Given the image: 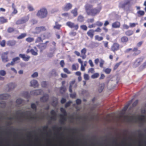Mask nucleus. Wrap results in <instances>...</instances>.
<instances>
[{
  "label": "nucleus",
  "instance_id": "obj_1",
  "mask_svg": "<svg viewBox=\"0 0 146 146\" xmlns=\"http://www.w3.org/2000/svg\"><path fill=\"white\" fill-rule=\"evenodd\" d=\"M93 5L86 3L85 5V8L86 13L88 15L95 16L99 13L102 9L101 6L96 8H93Z\"/></svg>",
  "mask_w": 146,
  "mask_h": 146
},
{
  "label": "nucleus",
  "instance_id": "obj_2",
  "mask_svg": "<svg viewBox=\"0 0 146 146\" xmlns=\"http://www.w3.org/2000/svg\"><path fill=\"white\" fill-rule=\"evenodd\" d=\"M47 15V10L46 9L44 8H42L38 11L36 14V15L41 18L46 17Z\"/></svg>",
  "mask_w": 146,
  "mask_h": 146
},
{
  "label": "nucleus",
  "instance_id": "obj_3",
  "mask_svg": "<svg viewBox=\"0 0 146 146\" xmlns=\"http://www.w3.org/2000/svg\"><path fill=\"white\" fill-rule=\"evenodd\" d=\"M29 113H30L31 114V112L29 111H26V112H19V111H17V114L18 115H20L23 118H25L26 117L27 119H36L37 118V117H36L29 116L28 115H27Z\"/></svg>",
  "mask_w": 146,
  "mask_h": 146
},
{
  "label": "nucleus",
  "instance_id": "obj_4",
  "mask_svg": "<svg viewBox=\"0 0 146 146\" xmlns=\"http://www.w3.org/2000/svg\"><path fill=\"white\" fill-rule=\"evenodd\" d=\"M66 25L69 28L74 29L77 31L79 28V25L78 24H75L73 22L70 21H68L66 23Z\"/></svg>",
  "mask_w": 146,
  "mask_h": 146
},
{
  "label": "nucleus",
  "instance_id": "obj_5",
  "mask_svg": "<svg viewBox=\"0 0 146 146\" xmlns=\"http://www.w3.org/2000/svg\"><path fill=\"white\" fill-rule=\"evenodd\" d=\"M29 19L28 16H26L22 18L21 19L18 20L16 22L17 25H20L26 23Z\"/></svg>",
  "mask_w": 146,
  "mask_h": 146
},
{
  "label": "nucleus",
  "instance_id": "obj_6",
  "mask_svg": "<svg viewBox=\"0 0 146 146\" xmlns=\"http://www.w3.org/2000/svg\"><path fill=\"white\" fill-rule=\"evenodd\" d=\"M120 45L117 42H115L111 46V50L114 53L118 50L120 48Z\"/></svg>",
  "mask_w": 146,
  "mask_h": 146
},
{
  "label": "nucleus",
  "instance_id": "obj_7",
  "mask_svg": "<svg viewBox=\"0 0 146 146\" xmlns=\"http://www.w3.org/2000/svg\"><path fill=\"white\" fill-rule=\"evenodd\" d=\"M8 52H6L3 53L2 54V56H1V58H2V61L6 62L9 61V59L8 57Z\"/></svg>",
  "mask_w": 146,
  "mask_h": 146
},
{
  "label": "nucleus",
  "instance_id": "obj_8",
  "mask_svg": "<svg viewBox=\"0 0 146 146\" xmlns=\"http://www.w3.org/2000/svg\"><path fill=\"white\" fill-rule=\"evenodd\" d=\"M75 80H73L70 82V85L69 88V92L71 93L72 92V87L76 88L77 86L76 84L75 83Z\"/></svg>",
  "mask_w": 146,
  "mask_h": 146
},
{
  "label": "nucleus",
  "instance_id": "obj_9",
  "mask_svg": "<svg viewBox=\"0 0 146 146\" xmlns=\"http://www.w3.org/2000/svg\"><path fill=\"white\" fill-rule=\"evenodd\" d=\"M132 0H125L124 3H120L119 5V7L122 8H124L127 5H130L131 2Z\"/></svg>",
  "mask_w": 146,
  "mask_h": 146
},
{
  "label": "nucleus",
  "instance_id": "obj_10",
  "mask_svg": "<svg viewBox=\"0 0 146 146\" xmlns=\"http://www.w3.org/2000/svg\"><path fill=\"white\" fill-rule=\"evenodd\" d=\"M20 58L19 57H17L15 58H14L12 60V61L11 63H9L6 65V66H9L10 65H13L14 64L16 63L17 62L20 60Z\"/></svg>",
  "mask_w": 146,
  "mask_h": 146
},
{
  "label": "nucleus",
  "instance_id": "obj_11",
  "mask_svg": "<svg viewBox=\"0 0 146 146\" xmlns=\"http://www.w3.org/2000/svg\"><path fill=\"white\" fill-rule=\"evenodd\" d=\"M48 42V41H46L45 43H41L38 46L41 51H42L46 48L47 46V43Z\"/></svg>",
  "mask_w": 146,
  "mask_h": 146
},
{
  "label": "nucleus",
  "instance_id": "obj_12",
  "mask_svg": "<svg viewBox=\"0 0 146 146\" xmlns=\"http://www.w3.org/2000/svg\"><path fill=\"white\" fill-rule=\"evenodd\" d=\"M20 57L22 58L23 60L25 61H28L30 58V56L28 55L26 56L25 54H20L19 55Z\"/></svg>",
  "mask_w": 146,
  "mask_h": 146
},
{
  "label": "nucleus",
  "instance_id": "obj_13",
  "mask_svg": "<svg viewBox=\"0 0 146 146\" xmlns=\"http://www.w3.org/2000/svg\"><path fill=\"white\" fill-rule=\"evenodd\" d=\"M35 30L36 33H38L41 32L46 31V29L44 26H41L36 27L35 28Z\"/></svg>",
  "mask_w": 146,
  "mask_h": 146
},
{
  "label": "nucleus",
  "instance_id": "obj_14",
  "mask_svg": "<svg viewBox=\"0 0 146 146\" xmlns=\"http://www.w3.org/2000/svg\"><path fill=\"white\" fill-rule=\"evenodd\" d=\"M86 48H83L81 51V55L80 57H81L82 59H85L86 57Z\"/></svg>",
  "mask_w": 146,
  "mask_h": 146
},
{
  "label": "nucleus",
  "instance_id": "obj_15",
  "mask_svg": "<svg viewBox=\"0 0 146 146\" xmlns=\"http://www.w3.org/2000/svg\"><path fill=\"white\" fill-rule=\"evenodd\" d=\"M121 42L122 43L126 44L129 41V38L126 36H122L120 39Z\"/></svg>",
  "mask_w": 146,
  "mask_h": 146
},
{
  "label": "nucleus",
  "instance_id": "obj_16",
  "mask_svg": "<svg viewBox=\"0 0 146 146\" xmlns=\"http://www.w3.org/2000/svg\"><path fill=\"white\" fill-rule=\"evenodd\" d=\"M94 30L92 29L89 30L87 33V35L91 38H92L94 35Z\"/></svg>",
  "mask_w": 146,
  "mask_h": 146
},
{
  "label": "nucleus",
  "instance_id": "obj_17",
  "mask_svg": "<svg viewBox=\"0 0 146 146\" xmlns=\"http://www.w3.org/2000/svg\"><path fill=\"white\" fill-rule=\"evenodd\" d=\"M42 90H35L32 91L31 92V94L34 96H37L39 94H40Z\"/></svg>",
  "mask_w": 146,
  "mask_h": 146
},
{
  "label": "nucleus",
  "instance_id": "obj_18",
  "mask_svg": "<svg viewBox=\"0 0 146 146\" xmlns=\"http://www.w3.org/2000/svg\"><path fill=\"white\" fill-rule=\"evenodd\" d=\"M121 23L118 21H116L113 23L112 24V27L114 28H117L120 27Z\"/></svg>",
  "mask_w": 146,
  "mask_h": 146
},
{
  "label": "nucleus",
  "instance_id": "obj_19",
  "mask_svg": "<svg viewBox=\"0 0 146 146\" xmlns=\"http://www.w3.org/2000/svg\"><path fill=\"white\" fill-rule=\"evenodd\" d=\"M72 7V5L70 3H67L63 9L64 10L67 11L71 9Z\"/></svg>",
  "mask_w": 146,
  "mask_h": 146
},
{
  "label": "nucleus",
  "instance_id": "obj_20",
  "mask_svg": "<svg viewBox=\"0 0 146 146\" xmlns=\"http://www.w3.org/2000/svg\"><path fill=\"white\" fill-rule=\"evenodd\" d=\"M38 84L37 81L35 80H32L31 82V86H32L34 88L37 87Z\"/></svg>",
  "mask_w": 146,
  "mask_h": 146
},
{
  "label": "nucleus",
  "instance_id": "obj_21",
  "mask_svg": "<svg viewBox=\"0 0 146 146\" xmlns=\"http://www.w3.org/2000/svg\"><path fill=\"white\" fill-rule=\"evenodd\" d=\"M133 51L134 52L133 55L134 56H137L141 53V50H138L137 47H134L133 50Z\"/></svg>",
  "mask_w": 146,
  "mask_h": 146
},
{
  "label": "nucleus",
  "instance_id": "obj_22",
  "mask_svg": "<svg viewBox=\"0 0 146 146\" xmlns=\"http://www.w3.org/2000/svg\"><path fill=\"white\" fill-rule=\"evenodd\" d=\"M60 122L62 124H64V122L66 121V116H64L63 115H60Z\"/></svg>",
  "mask_w": 146,
  "mask_h": 146
},
{
  "label": "nucleus",
  "instance_id": "obj_23",
  "mask_svg": "<svg viewBox=\"0 0 146 146\" xmlns=\"http://www.w3.org/2000/svg\"><path fill=\"white\" fill-rule=\"evenodd\" d=\"M10 97V95L7 94H4L0 95V98L2 100H7Z\"/></svg>",
  "mask_w": 146,
  "mask_h": 146
},
{
  "label": "nucleus",
  "instance_id": "obj_24",
  "mask_svg": "<svg viewBox=\"0 0 146 146\" xmlns=\"http://www.w3.org/2000/svg\"><path fill=\"white\" fill-rule=\"evenodd\" d=\"M48 98V94H45L43 97L40 98V100L42 102H46L47 101Z\"/></svg>",
  "mask_w": 146,
  "mask_h": 146
},
{
  "label": "nucleus",
  "instance_id": "obj_25",
  "mask_svg": "<svg viewBox=\"0 0 146 146\" xmlns=\"http://www.w3.org/2000/svg\"><path fill=\"white\" fill-rule=\"evenodd\" d=\"M71 13L73 14L74 17H76L78 15V9L76 8H74L71 11Z\"/></svg>",
  "mask_w": 146,
  "mask_h": 146
},
{
  "label": "nucleus",
  "instance_id": "obj_26",
  "mask_svg": "<svg viewBox=\"0 0 146 146\" xmlns=\"http://www.w3.org/2000/svg\"><path fill=\"white\" fill-rule=\"evenodd\" d=\"M34 48L35 50L34 49H31L30 50V52H31L32 54L34 56H36L38 54V51L36 48V47H34Z\"/></svg>",
  "mask_w": 146,
  "mask_h": 146
},
{
  "label": "nucleus",
  "instance_id": "obj_27",
  "mask_svg": "<svg viewBox=\"0 0 146 146\" xmlns=\"http://www.w3.org/2000/svg\"><path fill=\"white\" fill-rule=\"evenodd\" d=\"M16 41L15 40H10L7 41V45L9 46H14L16 44Z\"/></svg>",
  "mask_w": 146,
  "mask_h": 146
},
{
  "label": "nucleus",
  "instance_id": "obj_28",
  "mask_svg": "<svg viewBox=\"0 0 146 146\" xmlns=\"http://www.w3.org/2000/svg\"><path fill=\"white\" fill-rule=\"evenodd\" d=\"M16 86V85L15 83H10L8 85L9 90H10L11 89H14Z\"/></svg>",
  "mask_w": 146,
  "mask_h": 146
},
{
  "label": "nucleus",
  "instance_id": "obj_29",
  "mask_svg": "<svg viewBox=\"0 0 146 146\" xmlns=\"http://www.w3.org/2000/svg\"><path fill=\"white\" fill-rule=\"evenodd\" d=\"M84 20V17L82 15H79L77 18V21L80 22H83Z\"/></svg>",
  "mask_w": 146,
  "mask_h": 146
},
{
  "label": "nucleus",
  "instance_id": "obj_30",
  "mask_svg": "<svg viewBox=\"0 0 146 146\" xmlns=\"http://www.w3.org/2000/svg\"><path fill=\"white\" fill-rule=\"evenodd\" d=\"M78 62L81 64V68L80 69L81 71H84L85 70V66H84L83 64V62L80 58H79L78 59Z\"/></svg>",
  "mask_w": 146,
  "mask_h": 146
},
{
  "label": "nucleus",
  "instance_id": "obj_31",
  "mask_svg": "<svg viewBox=\"0 0 146 146\" xmlns=\"http://www.w3.org/2000/svg\"><path fill=\"white\" fill-rule=\"evenodd\" d=\"M8 22L7 19L5 18L4 17H0V22L1 23H4Z\"/></svg>",
  "mask_w": 146,
  "mask_h": 146
},
{
  "label": "nucleus",
  "instance_id": "obj_32",
  "mask_svg": "<svg viewBox=\"0 0 146 146\" xmlns=\"http://www.w3.org/2000/svg\"><path fill=\"white\" fill-rule=\"evenodd\" d=\"M133 33V32L131 30H128L125 32V34L127 36H130Z\"/></svg>",
  "mask_w": 146,
  "mask_h": 146
},
{
  "label": "nucleus",
  "instance_id": "obj_33",
  "mask_svg": "<svg viewBox=\"0 0 146 146\" xmlns=\"http://www.w3.org/2000/svg\"><path fill=\"white\" fill-rule=\"evenodd\" d=\"M132 102V100H131V101H129L127 105L124 106L123 108V110L124 111H126L127 109V108L129 107L130 105L131 104Z\"/></svg>",
  "mask_w": 146,
  "mask_h": 146
},
{
  "label": "nucleus",
  "instance_id": "obj_34",
  "mask_svg": "<svg viewBox=\"0 0 146 146\" xmlns=\"http://www.w3.org/2000/svg\"><path fill=\"white\" fill-rule=\"evenodd\" d=\"M78 65L77 64H73L72 66V69L73 70H76L78 69Z\"/></svg>",
  "mask_w": 146,
  "mask_h": 146
},
{
  "label": "nucleus",
  "instance_id": "obj_35",
  "mask_svg": "<svg viewBox=\"0 0 146 146\" xmlns=\"http://www.w3.org/2000/svg\"><path fill=\"white\" fill-rule=\"evenodd\" d=\"M60 110L61 112L63 113L62 114H60V115H63L64 116L67 115V113L65 109L63 108H60Z\"/></svg>",
  "mask_w": 146,
  "mask_h": 146
},
{
  "label": "nucleus",
  "instance_id": "obj_36",
  "mask_svg": "<svg viewBox=\"0 0 146 146\" xmlns=\"http://www.w3.org/2000/svg\"><path fill=\"white\" fill-rule=\"evenodd\" d=\"M145 115H141L138 118V119L141 122H143L145 121Z\"/></svg>",
  "mask_w": 146,
  "mask_h": 146
},
{
  "label": "nucleus",
  "instance_id": "obj_37",
  "mask_svg": "<svg viewBox=\"0 0 146 146\" xmlns=\"http://www.w3.org/2000/svg\"><path fill=\"white\" fill-rule=\"evenodd\" d=\"M105 63V61L104 60L101 59L100 62L99 66L100 68H103L104 67V65Z\"/></svg>",
  "mask_w": 146,
  "mask_h": 146
},
{
  "label": "nucleus",
  "instance_id": "obj_38",
  "mask_svg": "<svg viewBox=\"0 0 146 146\" xmlns=\"http://www.w3.org/2000/svg\"><path fill=\"white\" fill-rule=\"evenodd\" d=\"M27 36V34L26 33H23L21 34L17 37L18 39H21Z\"/></svg>",
  "mask_w": 146,
  "mask_h": 146
},
{
  "label": "nucleus",
  "instance_id": "obj_39",
  "mask_svg": "<svg viewBox=\"0 0 146 146\" xmlns=\"http://www.w3.org/2000/svg\"><path fill=\"white\" fill-rule=\"evenodd\" d=\"M55 23L56 25L54 26V29H59L61 26V25L58 24V22L57 21L55 22Z\"/></svg>",
  "mask_w": 146,
  "mask_h": 146
},
{
  "label": "nucleus",
  "instance_id": "obj_40",
  "mask_svg": "<svg viewBox=\"0 0 146 146\" xmlns=\"http://www.w3.org/2000/svg\"><path fill=\"white\" fill-rule=\"evenodd\" d=\"M95 39L98 41H100L102 40L103 39V38L102 36H99L98 35H96L95 36Z\"/></svg>",
  "mask_w": 146,
  "mask_h": 146
},
{
  "label": "nucleus",
  "instance_id": "obj_41",
  "mask_svg": "<svg viewBox=\"0 0 146 146\" xmlns=\"http://www.w3.org/2000/svg\"><path fill=\"white\" fill-rule=\"evenodd\" d=\"M125 118H127L128 121L130 122H132L134 119V117L133 116H130L129 117L127 116H125Z\"/></svg>",
  "mask_w": 146,
  "mask_h": 146
},
{
  "label": "nucleus",
  "instance_id": "obj_42",
  "mask_svg": "<svg viewBox=\"0 0 146 146\" xmlns=\"http://www.w3.org/2000/svg\"><path fill=\"white\" fill-rule=\"evenodd\" d=\"M26 40L28 42H33L34 40V39L32 37H29L26 38Z\"/></svg>",
  "mask_w": 146,
  "mask_h": 146
},
{
  "label": "nucleus",
  "instance_id": "obj_43",
  "mask_svg": "<svg viewBox=\"0 0 146 146\" xmlns=\"http://www.w3.org/2000/svg\"><path fill=\"white\" fill-rule=\"evenodd\" d=\"M99 74L98 73H95L92 75L91 77L92 79H95L98 77Z\"/></svg>",
  "mask_w": 146,
  "mask_h": 146
},
{
  "label": "nucleus",
  "instance_id": "obj_44",
  "mask_svg": "<svg viewBox=\"0 0 146 146\" xmlns=\"http://www.w3.org/2000/svg\"><path fill=\"white\" fill-rule=\"evenodd\" d=\"M23 101L24 100H22V99H18L16 100V102L17 104L20 105V104H22Z\"/></svg>",
  "mask_w": 146,
  "mask_h": 146
},
{
  "label": "nucleus",
  "instance_id": "obj_45",
  "mask_svg": "<svg viewBox=\"0 0 146 146\" xmlns=\"http://www.w3.org/2000/svg\"><path fill=\"white\" fill-rule=\"evenodd\" d=\"M122 62V61H121L116 64L114 66L113 68L114 70H116L119 66L121 64Z\"/></svg>",
  "mask_w": 146,
  "mask_h": 146
},
{
  "label": "nucleus",
  "instance_id": "obj_46",
  "mask_svg": "<svg viewBox=\"0 0 146 146\" xmlns=\"http://www.w3.org/2000/svg\"><path fill=\"white\" fill-rule=\"evenodd\" d=\"M66 90V88L65 87L62 86L60 88V91L61 93L64 92Z\"/></svg>",
  "mask_w": 146,
  "mask_h": 146
},
{
  "label": "nucleus",
  "instance_id": "obj_47",
  "mask_svg": "<svg viewBox=\"0 0 146 146\" xmlns=\"http://www.w3.org/2000/svg\"><path fill=\"white\" fill-rule=\"evenodd\" d=\"M15 31V29L11 27H9L7 29V32L9 33H11Z\"/></svg>",
  "mask_w": 146,
  "mask_h": 146
},
{
  "label": "nucleus",
  "instance_id": "obj_48",
  "mask_svg": "<svg viewBox=\"0 0 146 146\" xmlns=\"http://www.w3.org/2000/svg\"><path fill=\"white\" fill-rule=\"evenodd\" d=\"M81 29L84 31H86L87 29V27L86 25H82L80 26Z\"/></svg>",
  "mask_w": 146,
  "mask_h": 146
},
{
  "label": "nucleus",
  "instance_id": "obj_49",
  "mask_svg": "<svg viewBox=\"0 0 146 146\" xmlns=\"http://www.w3.org/2000/svg\"><path fill=\"white\" fill-rule=\"evenodd\" d=\"M43 40L41 37H38L35 40L36 43H38L41 42H42Z\"/></svg>",
  "mask_w": 146,
  "mask_h": 146
},
{
  "label": "nucleus",
  "instance_id": "obj_50",
  "mask_svg": "<svg viewBox=\"0 0 146 146\" xmlns=\"http://www.w3.org/2000/svg\"><path fill=\"white\" fill-rule=\"evenodd\" d=\"M24 96L25 98H28L30 97V95L27 92H25L24 93Z\"/></svg>",
  "mask_w": 146,
  "mask_h": 146
},
{
  "label": "nucleus",
  "instance_id": "obj_51",
  "mask_svg": "<svg viewBox=\"0 0 146 146\" xmlns=\"http://www.w3.org/2000/svg\"><path fill=\"white\" fill-rule=\"evenodd\" d=\"M111 70L110 68H107L104 70V72L107 74H109Z\"/></svg>",
  "mask_w": 146,
  "mask_h": 146
},
{
  "label": "nucleus",
  "instance_id": "obj_52",
  "mask_svg": "<svg viewBox=\"0 0 146 146\" xmlns=\"http://www.w3.org/2000/svg\"><path fill=\"white\" fill-rule=\"evenodd\" d=\"M72 103V102L71 101H69L65 105V107L66 108L69 107Z\"/></svg>",
  "mask_w": 146,
  "mask_h": 146
},
{
  "label": "nucleus",
  "instance_id": "obj_53",
  "mask_svg": "<svg viewBox=\"0 0 146 146\" xmlns=\"http://www.w3.org/2000/svg\"><path fill=\"white\" fill-rule=\"evenodd\" d=\"M1 46L2 47H4L5 46V40H3L0 43Z\"/></svg>",
  "mask_w": 146,
  "mask_h": 146
},
{
  "label": "nucleus",
  "instance_id": "obj_54",
  "mask_svg": "<svg viewBox=\"0 0 146 146\" xmlns=\"http://www.w3.org/2000/svg\"><path fill=\"white\" fill-rule=\"evenodd\" d=\"M41 85L42 86L43 88H46L47 86V82L44 81L41 83Z\"/></svg>",
  "mask_w": 146,
  "mask_h": 146
},
{
  "label": "nucleus",
  "instance_id": "obj_55",
  "mask_svg": "<svg viewBox=\"0 0 146 146\" xmlns=\"http://www.w3.org/2000/svg\"><path fill=\"white\" fill-rule=\"evenodd\" d=\"M76 32L74 31H72L70 33V35L72 36H75L76 35Z\"/></svg>",
  "mask_w": 146,
  "mask_h": 146
},
{
  "label": "nucleus",
  "instance_id": "obj_56",
  "mask_svg": "<svg viewBox=\"0 0 146 146\" xmlns=\"http://www.w3.org/2000/svg\"><path fill=\"white\" fill-rule=\"evenodd\" d=\"M137 13L141 16H143L145 14V12L144 11L140 10L137 12Z\"/></svg>",
  "mask_w": 146,
  "mask_h": 146
},
{
  "label": "nucleus",
  "instance_id": "obj_57",
  "mask_svg": "<svg viewBox=\"0 0 146 146\" xmlns=\"http://www.w3.org/2000/svg\"><path fill=\"white\" fill-rule=\"evenodd\" d=\"M129 27H133L135 26L136 25L138 24L137 23H130Z\"/></svg>",
  "mask_w": 146,
  "mask_h": 146
},
{
  "label": "nucleus",
  "instance_id": "obj_58",
  "mask_svg": "<svg viewBox=\"0 0 146 146\" xmlns=\"http://www.w3.org/2000/svg\"><path fill=\"white\" fill-rule=\"evenodd\" d=\"M6 73L5 71L4 70H1L0 71V75L2 76H4L5 75Z\"/></svg>",
  "mask_w": 146,
  "mask_h": 146
},
{
  "label": "nucleus",
  "instance_id": "obj_59",
  "mask_svg": "<svg viewBox=\"0 0 146 146\" xmlns=\"http://www.w3.org/2000/svg\"><path fill=\"white\" fill-rule=\"evenodd\" d=\"M84 78L86 80H88L89 79V77L88 74H84Z\"/></svg>",
  "mask_w": 146,
  "mask_h": 146
},
{
  "label": "nucleus",
  "instance_id": "obj_60",
  "mask_svg": "<svg viewBox=\"0 0 146 146\" xmlns=\"http://www.w3.org/2000/svg\"><path fill=\"white\" fill-rule=\"evenodd\" d=\"M28 8L30 11H33L34 10L33 7L30 5L28 6Z\"/></svg>",
  "mask_w": 146,
  "mask_h": 146
},
{
  "label": "nucleus",
  "instance_id": "obj_61",
  "mask_svg": "<svg viewBox=\"0 0 146 146\" xmlns=\"http://www.w3.org/2000/svg\"><path fill=\"white\" fill-rule=\"evenodd\" d=\"M96 25L98 26L101 27L102 26L103 23L101 22L97 21L96 22Z\"/></svg>",
  "mask_w": 146,
  "mask_h": 146
},
{
  "label": "nucleus",
  "instance_id": "obj_62",
  "mask_svg": "<svg viewBox=\"0 0 146 146\" xmlns=\"http://www.w3.org/2000/svg\"><path fill=\"white\" fill-rule=\"evenodd\" d=\"M50 113L52 115H57L56 113L54 110H52L50 111Z\"/></svg>",
  "mask_w": 146,
  "mask_h": 146
},
{
  "label": "nucleus",
  "instance_id": "obj_63",
  "mask_svg": "<svg viewBox=\"0 0 146 146\" xmlns=\"http://www.w3.org/2000/svg\"><path fill=\"white\" fill-rule=\"evenodd\" d=\"M31 108L33 109H36V106L34 103H32L31 104Z\"/></svg>",
  "mask_w": 146,
  "mask_h": 146
},
{
  "label": "nucleus",
  "instance_id": "obj_64",
  "mask_svg": "<svg viewBox=\"0 0 146 146\" xmlns=\"http://www.w3.org/2000/svg\"><path fill=\"white\" fill-rule=\"evenodd\" d=\"M94 19L93 18L88 19L87 20V22L88 23H92L94 22Z\"/></svg>",
  "mask_w": 146,
  "mask_h": 146
}]
</instances>
